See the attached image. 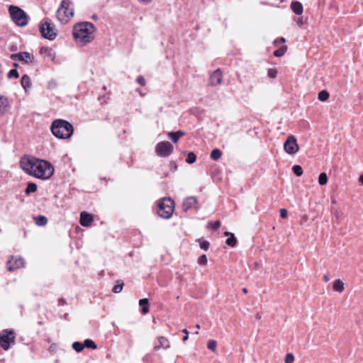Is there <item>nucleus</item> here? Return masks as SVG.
Segmentation results:
<instances>
[{
    "instance_id": "nucleus-11",
    "label": "nucleus",
    "mask_w": 363,
    "mask_h": 363,
    "mask_svg": "<svg viewBox=\"0 0 363 363\" xmlns=\"http://www.w3.org/2000/svg\"><path fill=\"white\" fill-rule=\"evenodd\" d=\"M25 262L21 257H12L7 262V269L9 271H13L24 267Z\"/></svg>"
},
{
    "instance_id": "nucleus-10",
    "label": "nucleus",
    "mask_w": 363,
    "mask_h": 363,
    "mask_svg": "<svg viewBox=\"0 0 363 363\" xmlns=\"http://www.w3.org/2000/svg\"><path fill=\"white\" fill-rule=\"evenodd\" d=\"M284 149L289 155H294L298 151L299 147L296 138L294 135H290L287 138L284 143Z\"/></svg>"
},
{
    "instance_id": "nucleus-31",
    "label": "nucleus",
    "mask_w": 363,
    "mask_h": 363,
    "mask_svg": "<svg viewBox=\"0 0 363 363\" xmlns=\"http://www.w3.org/2000/svg\"><path fill=\"white\" fill-rule=\"evenodd\" d=\"M72 348L77 352H82L84 348V346L83 344H82L81 342H73L72 344Z\"/></svg>"
},
{
    "instance_id": "nucleus-1",
    "label": "nucleus",
    "mask_w": 363,
    "mask_h": 363,
    "mask_svg": "<svg viewBox=\"0 0 363 363\" xmlns=\"http://www.w3.org/2000/svg\"><path fill=\"white\" fill-rule=\"evenodd\" d=\"M20 167L28 174L43 180L50 178L54 173L50 162L30 155L21 158Z\"/></svg>"
},
{
    "instance_id": "nucleus-28",
    "label": "nucleus",
    "mask_w": 363,
    "mask_h": 363,
    "mask_svg": "<svg viewBox=\"0 0 363 363\" xmlns=\"http://www.w3.org/2000/svg\"><path fill=\"white\" fill-rule=\"evenodd\" d=\"M330 96L329 93L325 90H322L318 94V99L321 101H325Z\"/></svg>"
},
{
    "instance_id": "nucleus-43",
    "label": "nucleus",
    "mask_w": 363,
    "mask_h": 363,
    "mask_svg": "<svg viewBox=\"0 0 363 363\" xmlns=\"http://www.w3.org/2000/svg\"><path fill=\"white\" fill-rule=\"evenodd\" d=\"M280 216L282 218H286L288 216V211L286 208H281L280 210Z\"/></svg>"
},
{
    "instance_id": "nucleus-24",
    "label": "nucleus",
    "mask_w": 363,
    "mask_h": 363,
    "mask_svg": "<svg viewBox=\"0 0 363 363\" xmlns=\"http://www.w3.org/2000/svg\"><path fill=\"white\" fill-rule=\"evenodd\" d=\"M35 223L38 226H44L48 223V218L44 216H39L34 218Z\"/></svg>"
},
{
    "instance_id": "nucleus-37",
    "label": "nucleus",
    "mask_w": 363,
    "mask_h": 363,
    "mask_svg": "<svg viewBox=\"0 0 363 363\" xmlns=\"http://www.w3.org/2000/svg\"><path fill=\"white\" fill-rule=\"evenodd\" d=\"M267 75L270 78H275L277 75V71L275 69H269L267 72Z\"/></svg>"
},
{
    "instance_id": "nucleus-40",
    "label": "nucleus",
    "mask_w": 363,
    "mask_h": 363,
    "mask_svg": "<svg viewBox=\"0 0 363 363\" xmlns=\"http://www.w3.org/2000/svg\"><path fill=\"white\" fill-rule=\"evenodd\" d=\"M209 245V242L206 240H203L200 242V247L205 251L208 250Z\"/></svg>"
},
{
    "instance_id": "nucleus-27",
    "label": "nucleus",
    "mask_w": 363,
    "mask_h": 363,
    "mask_svg": "<svg viewBox=\"0 0 363 363\" xmlns=\"http://www.w3.org/2000/svg\"><path fill=\"white\" fill-rule=\"evenodd\" d=\"M287 47L286 45H282L280 48L277 49L274 51V55L276 57H281L286 52Z\"/></svg>"
},
{
    "instance_id": "nucleus-45",
    "label": "nucleus",
    "mask_w": 363,
    "mask_h": 363,
    "mask_svg": "<svg viewBox=\"0 0 363 363\" xmlns=\"http://www.w3.org/2000/svg\"><path fill=\"white\" fill-rule=\"evenodd\" d=\"M140 3L147 5L150 4L152 0H138Z\"/></svg>"
},
{
    "instance_id": "nucleus-19",
    "label": "nucleus",
    "mask_w": 363,
    "mask_h": 363,
    "mask_svg": "<svg viewBox=\"0 0 363 363\" xmlns=\"http://www.w3.org/2000/svg\"><path fill=\"white\" fill-rule=\"evenodd\" d=\"M291 9L296 15H301L303 13V6L298 1H293L291 4Z\"/></svg>"
},
{
    "instance_id": "nucleus-35",
    "label": "nucleus",
    "mask_w": 363,
    "mask_h": 363,
    "mask_svg": "<svg viewBox=\"0 0 363 363\" xmlns=\"http://www.w3.org/2000/svg\"><path fill=\"white\" fill-rule=\"evenodd\" d=\"M294 355L292 353H288L284 358L285 363H293L294 362Z\"/></svg>"
},
{
    "instance_id": "nucleus-59",
    "label": "nucleus",
    "mask_w": 363,
    "mask_h": 363,
    "mask_svg": "<svg viewBox=\"0 0 363 363\" xmlns=\"http://www.w3.org/2000/svg\"><path fill=\"white\" fill-rule=\"evenodd\" d=\"M195 334L198 335L199 334V331L195 332Z\"/></svg>"
},
{
    "instance_id": "nucleus-6",
    "label": "nucleus",
    "mask_w": 363,
    "mask_h": 363,
    "mask_svg": "<svg viewBox=\"0 0 363 363\" xmlns=\"http://www.w3.org/2000/svg\"><path fill=\"white\" fill-rule=\"evenodd\" d=\"M174 209V202L170 198H163L158 204V215L163 218H169Z\"/></svg>"
},
{
    "instance_id": "nucleus-25",
    "label": "nucleus",
    "mask_w": 363,
    "mask_h": 363,
    "mask_svg": "<svg viewBox=\"0 0 363 363\" xmlns=\"http://www.w3.org/2000/svg\"><path fill=\"white\" fill-rule=\"evenodd\" d=\"M222 156V152L219 149H213L211 152V158L213 160H218Z\"/></svg>"
},
{
    "instance_id": "nucleus-36",
    "label": "nucleus",
    "mask_w": 363,
    "mask_h": 363,
    "mask_svg": "<svg viewBox=\"0 0 363 363\" xmlns=\"http://www.w3.org/2000/svg\"><path fill=\"white\" fill-rule=\"evenodd\" d=\"M8 78L11 79L12 77H14V78H18L19 77V74H18V72L17 71V69H11L9 73H8Z\"/></svg>"
},
{
    "instance_id": "nucleus-21",
    "label": "nucleus",
    "mask_w": 363,
    "mask_h": 363,
    "mask_svg": "<svg viewBox=\"0 0 363 363\" xmlns=\"http://www.w3.org/2000/svg\"><path fill=\"white\" fill-rule=\"evenodd\" d=\"M8 99L4 96H0V114L5 113L8 109Z\"/></svg>"
},
{
    "instance_id": "nucleus-13",
    "label": "nucleus",
    "mask_w": 363,
    "mask_h": 363,
    "mask_svg": "<svg viewBox=\"0 0 363 363\" xmlns=\"http://www.w3.org/2000/svg\"><path fill=\"white\" fill-rule=\"evenodd\" d=\"M223 81V74L220 69L215 70L209 79V84L212 86L220 85Z\"/></svg>"
},
{
    "instance_id": "nucleus-20",
    "label": "nucleus",
    "mask_w": 363,
    "mask_h": 363,
    "mask_svg": "<svg viewBox=\"0 0 363 363\" xmlns=\"http://www.w3.org/2000/svg\"><path fill=\"white\" fill-rule=\"evenodd\" d=\"M21 83V86H23V88L24 89V90L26 91L28 89H29L32 85L30 79L27 74H25L22 77Z\"/></svg>"
},
{
    "instance_id": "nucleus-17",
    "label": "nucleus",
    "mask_w": 363,
    "mask_h": 363,
    "mask_svg": "<svg viewBox=\"0 0 363 363\" xmlns=\"http://www.w3.org/2000/svg\"><path fill=\"white\" fill-rule=\"evenodd\" d=\"M40 53L44 57H48L52 60H54V58H55L54 52H53L52 49H51L50 48H47V47L41 48V49L40 50Z\"/></svg>"
},
{
    "instance_id": "nucleus-39",
    "label": "nucleus",
    "mask_w": 363,
    "mask_h": 363,
    "mask_svg": "<svg viewBox=\"0 0 363 363\" xmlns=\"http://www.w3.org/2000/svg\"><path fill=\"white\" fill-rule=\"evenodd\" d=\"M123 283H118L116 285H115L113 288V291L114 293H119L122 291L123 289Z\"/></svg>"
},
{
    "instance_id": "nucleus-42",
    "label": "nucleus",
    "mask_w": 363,
    "mask_h": 363,
    "mask_svg": "<svg viewBox=\"0 0 363 363\" xmlns=\"http://www.w3.org/2000/svg\"><path fill=\"white\" fill-rule=\"evenodd\" d=\"M208 225L214 230L218 229L220 225V222L219 220H217L214 223L210 222Z\"/></svg>"
},
{
    "instance_id": "nucleus-33",
    "label": "nucleus",
    "mask_w": 363,
    "mask_h": 363,
    "mask_svg": "<svg viewBox=\"0 0 363 363\" xmlns=\"http://www.w3.org/2000/svg\"><path fill=\"white\" fill-rule=\"evenodd\" d=\"M292 170L294 173L297 177H301L303 174V169L302 167L300 165L296 164L292 167Z\"/></svg>"
},
{
    "instance_id": "nucleus-55",
    "label": "nucleus",
    "mask_w": 363,
    "mask_h": 363,
    "mask_svg": "<svg viewBox=\"0 0 363 363\" xmlns=\"http://www.w3.org/2000/svg\"><path fill=\"white\" fill-rule=\"evenodd\" d=\"M196 330H198L200 329L201 327H200V325L199 324H197V325H196Z\"/></svg>"
},
{
    "instance_id": "nucleus-3",
    "label": "nucleus",
    "mask_w": 363,
    "mask_h": 363,
    "mask_svg": "<svg viewBox=\"0 0 363 363\" xmlns=\"http://www.w3.org/2000/svg\"><path fill=\"white\" fill-rule=\"evenodd\" d=\"M51 130L56 138L67 139L72 135L74 128L72 125L68 121L58 119L52 122Z\"/></svg>"
},
{
    "instance_id": "nucleus-18",
    "label": "nucleus",
    "mask_w": 363,
    "mask_h": 363,
    "mask_svg": "<svg viewBox=\"0 0 363 363\" xmlns=\"http://www.w3.org/2000/svg\"><path fill=\"white\" fill-rule=\"evenodd\" d=\"M333 289L335 291L342 293L345 289V284L341 279H336L333 284Z\"/></svg>"
},
{
    "instance_id": "nucleus-49",
    "label": "nucleus",
    "mask_w": 363,
    "mask_h": 363,
    "mask_svg": "<svg viewBox=\"0 0 363 363\" xmlns=\"http://www.w3.org/2000/svg\"><path fill=\"white\" fill-rule=\"evenodd\" d=\"M359 182H361L363 184V174L362 175H360V177L359 178Z\"/></svg>"
},
{
    "instance_id": "nucleus-23",
    "label": "nucleus",
    "mask_w": 363,
    "mask_h": 363,
    "mask_svg": "<svg viewBox=\"0 0 363 363\" xmlns=\"http://www.w3.org/2000/svg\"><path fill=\"white\" fill-rule=\"evenodd\" d=\"M149 301L147 298H142L139 301V305L142 307V313L146 314L149 312Z\"/></svg>"
},
{
    "instance_id": "nucleus-5",
    "label": "nucleus",
    "mask_w": 363,
    "mask_h": 363,
    "mask_svg": "<svg viewBox=\"0 0 363 363\" xmlns=\"http://www.w3.org/2000/svg\"><path fill=\"white\" fill-rule=\"evenodd\" d=\"M9 11L12 21L18 26L22 27L28 24V16L23 9H21L18 6L11 5L9 8Z\"/></svg>"
},
{
    "instance_id": "nucleus-38",
    "label": "nucleus",
    "mask_w": 363,
    "mask_h": 363,
    "mask_svg": "<svg viewBox=\"0 0 363 363\" xmlns=\"http://www.w3.org/2000/svg\"><path fill=\"white\" fill-rule=\"evenodd\" d=\"M207 257L205 255H201L198 259V263L201 265H206L207 264Z\"/></svg>"
},
{
    "instance_id": "nucleus-34",
    "label": "nucleus",
    "mask_w": 363,
    "mask_h": 363,
    "mask_svg": "<svg viewBox=\"0 0 363 363\" xmlns=\"http://www.w3.org/2000/svg\"><path fill=\"white\" fill-rule=\"evenodd\" d=\"M216 346H217V342H216V341H215L213 340H209L207 344L208 349L211 351H215Z\"/></svg>"
},
{
    "instance_id": "nucleus-52",
    "label": "nucleus",
    "mask_w": 363,
    "mask_h": 363,
    "mask_svg": "<svg viewBox=\"0 0 363 363\" xmlns=\"http://www.w3.org/2000/svg\"><path fill=\"white\" fill-rule=\"evenodd\" d=\"M279 40H280L282 43H284L286 42V39H285L284 38H283V37H282V38H281L279 39Z\"/></svg>"
},
{
    "instance_id": "nucleus-26",
    "label": "nucleus",
    "mask_w": 363,
    "mask_h": 363,
    "mask_svg": "<svg viewBox=\"0 0 363 363\" xmlns=\"http://www.w3.org/2000/svg\"><path fill=\"white\" fill-rule=\"evenodd\" d=\"M37 191V185L35 183L30 182L28 184L26 189V194H30V193H34Z\"/></svg>"
},
{
    "instance_id": "nucleus-16",
    "label": "nucleus",
    "mask_w": 363,
    "mask_h": 363,
    "mask_svg": "<svg viewBox=\"0 0 363 363\" xmlns=\"http://www.w3.org/2000/svg\"><path fill=\"white\" fill-rule=\"evenodd\" d=\"M197 203V199L194 196H189L187 197L182 205L183 210L184 211H187L190 208H192L196 206Z\"/></svg>"
},
{
    "instance_id": "nucleus-47",
    "label": "nucleus",
    "mask_w": 363,
    "mask_h": 363,
    "mask_svg": "<svg viewBox=\"0 0 363 363\" xmlns=\"http://www.w3.org/2000/svg\"><path fill=\"white\" fill-rule=\"evenodd\" d=\"M323 280L325 281V282H328L329 281V276L328 274H325L323 276Z\"/></svg>"
},
{
    "instance_id": "nucleus-15",
    "label": "nucleus",
    "mask_w": 363,
    "mask_h": 363,
    "mask_svg": "<svg viewBox=\"0 0 363 363\" xmlns=\"http://www.w3.org/2000/svg\"><path fill=\"white\" fill-rule=\"evenodd\" d=\"M93 216L87 212L83 211L80 214V224L84 227H88L92 223Z\"/></svg>"
},
{
    "instance_id": "nucleus-9",
    "label": "nucleus",
    "mask_w": 363,
    "mask_h": 363,
    "mask_svg": "<svg viewBox=\"0 0 363 363\" xmlns=\"http://www.w3.org/2000/svg\"><path fill=\"white\" fill-rule=\"evenodd\" d=\"M40 31L43 38L50 40H54L57 35L53 26L48 21L41 24Z\"/></svg>"
},
{
    "instance_id": "nucleus-57",
    "label": "nucleus",
    "mask_w": 363,
    "mask_h": 363,
    "mask_svg": "<svg viewBox=\"0 0 363 363\" xmlns=\"http://www.w3.org/2000/svg\"><path fill=\"white\" fill-rule=\"evenodd\" d=\"M332 203H333V204H336V203H337V201H336V200H333V201H332Z\"/></svg>"
},
{
    "instance_id": "nucleus-4",
    "label": "nucleus",
    "mask_w": 363,
    "mask_h": 363,
    "mask_svg": "<svg viewBox=\"0 0 363 363\" xmlns=\"http://www.w3.org/2000/svg\"><path fill=\"white\" fill-rule=\"evenodd\" d=\"M58 21L62 24L67 23L74 16L72 3L69 0H62L56 13Z\"/></svg>"
},
{
    "instance_id": "nucleus-8",
    "label": "nucleus",
    "mask_w": 363,
    "mask_h": 363,
    "mask_svg": "<svg viewBox=\"0 0 363 363\" xmlns=\"http://www.w3.org/2000/svg\"><path fill=\"white\" fill-rule=\"evenodd\" d=\"M173 145L168 141L157 143L155 147L156 154L162 157L169 156L173 152Z\"/></svg>"
},
{
    "instance_id": "nucleus-32",
    "label": "nucleus",
    "mask_w": 363,
    "mask_h": 363,
    "mask_svg": "<svg viewBox=\"0 0 363 363\" xmlns=\"http://www.w3.org/2000/svg\"><path fill=\"white\" fill-rule=\"evenodd\" d=\"M196 160V155L193 152H189L186 162L189 164H193Z\"/></svg>"
},
{
    "instance_id": "nucleus-2",
    "label": "nucleus",
    "mask_w": 363,
    "mask_h": 363,
    "mask_svg": "<svg viewBox=\"0 0 363 363\" xmlns=\"http://www.w3.org/2000/svg\"><path fill=\"white\" fill-rule=\"evenodd\" d=\"M95 27L93 23L83 22L73 28V37L77 44L84 46L94 40Z\"/></svg>"
},
{
    "instance_id": "nucleus-50",
    "label": "nucleus",
    "mask_w": 363,
    "mask_h": 363,
    "mask_svg": "<svg viewBox=\"0 0 363 363\" xmlns=\"http://www.w3.org/2000/svg\"><path fill=\"white\" fill-rule=\"evenodd\" d=\"M188 339H189V335H185V336L183 337L182 340H183L184 342H185V341H186Z\"/></svg>"
},
{
    "instance_id": "nucleus-30",
    "label": "nucleus",
    "mask_w": 363,
    "mask_h": 363,
    "mask_svg": "<svg viewBox=\"0 0 363 363\" xmlns=\"http://www.w3.org/2000/svg\"><path fill=\"white\" fill-rule=\"evenodd\" d=\"M84 347L91 348L93 350H95L97 348V346L94 343V342L89 339H87L84 341Z\"/></svg>"
},
{
    "instance_id": "nucleus-41",
    "label": "nucleus",
    "mask_w": 363,
    "mask_h": 363,
    "mask_svg": "<svg viewBox=\"0 0 363 363\" xmlns=\"http://www.w3.org/2000/svg\"><path fill=\"white\" fill-rule=\"evenodd\" d=\"M168 137L174 142L177 143L179 139L174 132H170L168 133Z\"/></svg>"
},
{
    "instance_id": "nucleus-56",
    "label": "nucleus",
    "mask_w": 363,
    "mask_h": 363,
    "mask_svg": "<svg viewBox=\"0 0 363 363\" xmlns=\"http://www.w3.org/2000/svg\"><path fill=\"white\" fill-rule=\"evenodd\" d=\"M242 291H243L244 294H247V290L245 288L242 289Z\"/></svg>"
},
{
    "instance_id": "nucleus-22",
    "label": "nucleus",
    "mask_w": 363,
    "mask_h": 363,
    "mask_svg": "<svg viewBox=\"0 0 363 363\" xmlns=\"http://www.w3.org/2000/svg\"><path fill=\"white\" fill-rule=\"evenodd\" d=\"M225 236H230L225 241V243L231 247H234L236 245L237 240L235 237V235L232 233L225 232Z\"/></svg>"
},
{
    "instance_id": "nucleus-44",
    "label": "nucleus",
    "mask_w": 363,
    "mask_h": 363,
    "mask_svg": "<svg viewBox=\"0 0 363 363\" xmlns=\"http://www.w3.org/2000/svg\"><path fill=\"white\" fill-rule=\"evenodd\" d=\"M137 82L139 84H140L141 86H145V78L143 76H139L137 78Z\"/></svg>"
},
{
    "instance_id": "nucleus-29",
    "label": "nucleus",
    "mask_w": 363,
    "mask_h": 363,
    "mask_svg": "<svg viewBox=\"0 0 363 363\" xmlns=\"http://www.w3.org/2000/svg\"><path fill=\"white\" fill-rule=\"evenodd\" d=\"M328 182V176L325 172L320 174L318 177V183L320 185H325Z\"/></svg>"
},
{
    "instance_id": "nucleus-14",
    "label": "nucleus",
    "mask_w": 363,
    "mask_h": 363,
    "mask_svg": "<svg viewBox=\"0 0 363 363\" xmlns=\"http://www.w3.org/2000/svg\"><path fill=\"white\" fill-rule=\"evenodd\" d=\"M12 58L26 63H32L34 59L33 56L27 52H22L13 55Z\"/></svg>"
},
{
    "instance_id": "nucleus-58",
    "label": "nucleus",
    "mask_w": 363,
    "mask_h": 363,
    "mask_svg": "<svg viewBox=\"0 0 363 363\" xmlns=\"http://www.w3.org/2000/svg\"><path fill=\"white\" fill-rule=\"evenodd\" d=\"M277 42H278V40H275V41L274 42V43L275 45H277Z\"/></svg>"
},
{
    "instance_id": "nucleus-7",
    "label": "nucleus",
    "mask_w": 363,
    "mask_h": 363,
    "mask_svg": "<svg viewBox=\"0 0 363 363\" xmlns=\"http://www.w3.org/2000/svg\"><path fill=\"white\" fill-rule=\"evenodd\" d=\"M15 333L13 330H4L0 333V345L4 350H8L10 343L15 342Z\"/></svg>"
},
{
    "instance_id": "nucleus-53",
    "label": "nucleus",
    "mask_w": 363,
    "mask_h": 363,
    "mask_svg": "<svg viewBox=\"0 0 363 363\" xmlns=\"http://www.w3.org/2000/svg\"><path fill=\"white\" fill-rule=\"evenodd\" d=\"M256 318H257V319H260V318H261V315H260V314H259V313H257V314H256Z\"/></svg>"
},
{
    "instance_id": "nucleus-51",
    "label": "nucleus",
    "mask_w": 363,
    "mask_h": 363,
    "mask_svg": "<svg viewBox=\"0 0 363 363\" xmlns=\"http://www.w3.org/2000/svg\"><path fill=\"white\" fill-rule=\"evenodd\" d=\"M49 84H50V86H56V83H55V82H50L49 83Z\"/></svg>"
},
{
    "instance_id": "nucleus-12",
    "label": "nucleus",
    "mask_w": 363,
    "mask_h": 363,
    "mask_svg": "<svg viewBox=\"0 0 363 363\" xmlns=\"http://www.w3.org/2000/svg\"><path fill=\"white\" fill-rule=\"evenodd\" d=\"M157 344L155 345L153 347L155 351H159L160 350H167L171 347L169 340L164 336H158L157 337Z\"/></svg>"
},
{
    "instance_id": "nucleus-54",
    "label": "nucleus",
    "mask_w": 363,
    "mask_h": 363,
    "mask_svg": "<svg viewBox=\"0 0 363 363\" xmlns=\"http://www.w3.org/2000/svg\"><path fill=\"white\" fill-rule=\"evenodd\" d=\"M196 330H198L200 329L201 327H200V325L199 324H197V325H196Z\"/></svg>"
},
{
    "instance_id": "nucleus-48",
    "label": "nucleus",
    "mask_w": 363,
    "mask_h": 363,
    "mask_svg": "<svg viewBox=\"0 0 363 363\" xmlns=\"http://www.w3.org/2000/svg\"><path fill=\"white\" fill-rule=\"evenodd\" d=\"M182 332L183 333L186 334V335H189V331H188L186 329H183V330H182Z\"/></svg>"
},
{
    "instance_id": "nucleus-46",
    "label": "nucleus",
    "mask_w": 363,
    "mask_h": 363,
    "mask_svg": "<svg viewBox=\"0 0 363 363\" xmlns=\"http://www.w3.org/2000/svg\"><path fill=\"white\" fill-rule=\"evenodd\" d=\"M175 134L178 136L179 138H180L182 136L184 135V133L183 131L179 130L177 132H174Z\"/></svg>"
}]
</instances>
